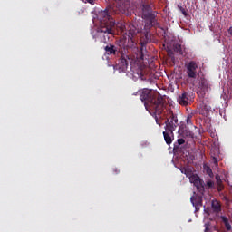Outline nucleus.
I'll use <instances>...</instances> for the list:
<instances>
[{
  "label": "nucleus",
  "mask_w": 232,
  "mask_h": 232,
  "mask_svg": "<svg viewBox=\"0 0 232 232\" xmlns=\"http://www.w3.org/2000/svg\"><path fill=\"white\" fill-rule=\"evenodd\" d=\"M168 53H169V55H173V51L169 50V51H168Z\"/></svg>",
  "instance_id": "nucleus-28"
},
{
  "label": "nucleus",
  "mask_w": 232,
  "mask_h": 232,
  "mask_svg": "<svg viewBox=\"0 0 232 232\" xmlns=\"http://www.w3.org/2000/svg\"><path fill=\"white\" fill-rule=\"evenodd\" d=\"M205 232H211V229H209V224H205Z\"/></svg>",
  "instance_id": "nucleus-23"
},
{
  "label": "nucleus",
  "mask_w": 232,
  "mask_h": 232,
  "mask_svg": "<svg viewBox=\"0 0 232 232\" xmlns=\"http://www.w3.org/2000/svg\"><path fill=\"white\" fill-rule=\"evenodd\" d=\"M206 188L208 189H213V188H215V181L211 180V179H208L207 182H206Z\"/></svg>",
  "instance_id": "nucleus-18"
},
{
  "label": "nucleus",
  "mask_w": 232,
  "mask_h": 232,
  "mask_svg": "<svg viewBox=\"0 0 232 232\" xmlns=\"http://www.w3.org/2000/svg\"><path fill=\"white\" fill-rule=\"evenodd\" d=\"M140 100L144 102L145 108L149 107L150 110H154L156 123L160 126L159 117H160L162 111H164V98L150 89H143L142 92H140ZM157 115H159V117Z\"/></svg>",
  "instance_id": "nucleus-2"
},
{
  "label": "nucleus",
  "mask_w": 232,
  "mask_h": 232,
  "mask_svg": "<svg viewBox=\"0 0 232 232\" xmlns=\"http://www.w3.org/2000/svg\"><path fill=\"white\" fill-rule=\"evenodd\" d=\"M107 55H114V57H120L116 69L120 72H126L129 64H131V58L130 55L125 54L122 50L113 44H108L104 47Z\"/></svg>",
  "instance_id": "nucleus-4"
},
{
  "label": "nucleus",
  "mask_w": 232,
  "mask_h": 232,
  "mask_svg": "<svg viewBox=\"0 0 232 232\" xmlns=\"http://www.w3.org/2000/svg\"><path fill=\"white\" fill-rule=\"evenodd\" d=\"M174 52H176V53H179V55H184V52L182 51V45L179 44H174Z\"/></svg>",
  "instance_id": "nucleus-17"
},
{
  "label": "nucleus",
  "mask_w": 232,
  "mask_h": 232,
  "mask_svg": "<svg viewBox=\"0 0 232 232\" xmlns=\"http://www.w3.org/2000/svg\"><path fill=\"white\" fill-rule=\"evenodd\" d=\"M187 75L189 79H197L198 75V63L196 61H190L185 64Z\"/></svg>",
  "instance_id": "nucleus-7"
},
{
  "label": "nucleus",
  "mask_w": 232,
  "mask_h": 232,
  "mask_svg": "<svg viewBox=\"0 0 232 232\" xmlns=\"http://www.w3.org/2000/svg\"><path fill=\"white\" fill-rule=\"evenodd\" d=\"M100 26L92 37L96 43H108L110 35L115 34V19L111 17L106 11L99 13Z\"/></svg>",
  "instance_id": "nucleus-1"
},
{
  "label": "nucleus",
  "mask_w": 232,
  "mask_h": 232,
  "mask_svg": "<svg viewBox=\"0 0 232 232\" xmlns=\"http://www.w3.org/2000/svg\"><path fill=\"white\" fill-rule=\"evenodd\" d=\"M182 14L183 15H188V13H186V11L182 10Z\"/></svg>",
  "instance_id": "nucleus-29"
},
{
  "label": "nucleus",
  "mask_w": 232,
  "mask_h": 232,
  "mask_svg": "<svg viewBox=\"0 0 232 232\" xmlns=\"http://www.w3.org/2000/svg\"><path fill=\"white\" fill-rule=\"evenodd\" d=\"M178 102L181 106H188V104H189V93L185 92L179 95L178 98Z\"/></svg>",
  "instance_id": "nucleus-10"
},
{
  "label": "nucleus",
  "mask_w": 232,
  "mask_h": 232,
  "mask_svg": "<svg viewBox=\"0 0 232 232\" xmlns=\"http://www.w3.org/2000/svg\"><path fill=\"white\" fill-rule=\"evenodd\" d=\"M139 31H137V30H134V29H130V31H129V34H130V35L133 37V35H137V33H138Z\"/></svg>",
  "instance_id": "nucleus-22"
},
{
  "label": "nucleus",
  "mask_w": 232,
  "mask_h": 232,
  "mask_svg": "<svg viewBox=\"0 0 232 232\" xmlns=\"http://www.w3.org/2000/svg\"><path fill=\"white\" fill-rule=\"evenodd\" d=\"M137 59L140 61H144V54L141 53L140 56H137Z\"/></svg>",
  "instance_id": "nucleus-24"
},
{
  "label": "nucleus",
  "mask_w": 232,
  "mask_h": 232,
  "mask_svg": "<svg viewBox=\"0 0 232 232\" xmlns=\"http://www.w3.org/2000/svg\"><path fill=\"white\" fill-rule=\"evenodd\" d=\"M179 169L186 177H191V175H193V169L189 167H181Z\"/></svg>",
  "instance_id": "nucleus-13"
},
{
  "label": "nucleus",
  "mask_w": 232,
  "mask_h": 232,
  "mask_svg": "<svg viewBox=\"0 0 232 232\" xmlns=\"http://www.w3.org/2000/svg\"><path fill=\"white\" fill-rule=\"evenodd\" d=\"M216 180L218 184V187H217L218 191H222L224 189V185L222 184V179H220V176L217 175Z\"/></svg>",
  "instance_id": "nucleus-16"
},
{
  "label": "nucleus",
  "mask_w": 232,
  "mask_h": 232,
  "mask_svg": "<svg viewBox=\"0 0 232 232\" xmlns=\"http://www.w3.org/2000/svg\"><path fill=\"white\" fill-rule=\"evenodd\" d=\"M190 202L194 208H196V211H198L200 208H202V198H196V197H191L190 198Z\"/></svg>",
  "instance_id": "nucleus-11"
},
{
  "label": "nucleus",
  "mask_w": 232,
  "mask_h": 232,
  "mask_svg": "<svg viewBox=\"0 0 232 232\" xmlns=\"http://www.w3.org/2000/svg\"><path fill=\"white\" fill-rule=\"evenodd\" d=\"M139 92L134 93V95H137Z\"/></svg>",
  "instance_id": "nucleus-30"
},
{
  "label": "nucleus",
  "mask_w": 232,
  "mask_h": 232,
  "mask_svg": "<svg viewBox=\"0 0 232 232\" xmlns=\"http://www.w3.org/2000/svg\"><path fill=\"white\" fill-rule=\"evenodd\" d=\"M186 142V140L180 138V139H178V144L179 146H182V144H185Z\"/></svg>",
  "instance_id": "nucleus-21"
},
{
  "label": "nucleus",
  "mask_w": 232,
  "mask_h": 232,
  "mask_svg": "<svg viewBox=\"0 0 232 232\" xmlns=\"http://www.w3.org/2000/svg\"><path fill=\"white\" fill-rule=\"evenodd\" d=\"M140 16L145 21L144 30L146 32L145 37L148 39L150 30L151 28L159 27V20L157 19V12L153 11L151 5L147 3H143L140 6Z\"/></svg>",
  "instance_id": "nucleus-3"
},
{
  "label": "nucleus",
  "mask_w": 232,
  "mask_h": 232,
  "mask_svg": "<svg viewBox=\"0 0 232 232\" xmlns=\"http://www.w3.org/2000/svg\"><path fill=\"white\" fill-rule=\"evenodd\" d=\"M115 5H109L105 10L102 12H107V14L112 17L116 14H122L123 15H130V10H131V4L129 0H113Z\"/></svg>",
  "instance_id": "nucleus-6"
},
{
  "label": "nucleus",
  "mask_w": 232,
  "mask_h": 232,
  "mask_svg": "<svg viewBox=\"0 0 232 232\" xmlns=\"http://www.w3.org/2000/svg\"><path fill=\"white\" fill-rule=\"evenodd\" d=\"M191 119H193V114H188L186 119L188 125L192 124Z\"/></svg>",
  "instance_id": "nucleus-20"
},
{
  "label": "nucleus",
  "mask_w": 232,
  "mask_h": 232,
  "mask_svg": "<svg viewBox=\"0 0 232 232\" xmlns=\"http://www.w3.org/2000/svg\"><path fill=\"white\" fill-rule=\"evenodd\" d=\"M188 179H189V180H190V182H191L192 184H198V182H200V178L198 177V175L193 174V172H192V174L188 177Z\"/></svg>",
  "instance_id": "nucleus-15"
},
{
  "label": "nucleus",
  "mask_w": 232,
  "mask_h": 232,
  "mask_svg": "<svg viewBox=\"0 0 232 232\" xmlns=\"http://www.w3.org/2000/svg\"><path fill=\"white\" fill-rule=\"evenodd\" d=\"M163 137H164V140H165L166 144L168 146H171V143L173 142V139H175L173 130H165V131H163Z\"/></svg>",
  "instance_id": "nucleus-9"
},
{
  "label": "nucleus",
  "mask_w": 232,
  "mask_h": 232,
  "mask_svg": "<svg viewBox=\"0 0 232 232\" xmlns=\"http://www.w3.org/2000/svg\"><path fill=\"white\" fill-rule=\"evenodd\" d=\"M228 34L232 36V27H229Z\"/></svg>",
  "instance_id": "nucleus-27"
},
{
  "label": "nucleus",
  "mask_w": 232,
  "mask_h": 232,
  "mask_svg": "<svg viewBox=\"0 0 232 232\" xmlns=\"http://www.w3.org/2000/svg\"><path fill=\"white\" fill-rule=\"evenodd\" d=\"M208 88H209V83L208 82V80L201 79L199 82L198 90L197 92L198 97L204 98L206 97V92H208Z\"/></svg>",
  "instance_id": "nucleus-8"
},
{
  "label": "nucleus",
  "mask_w": 232,
  "mask_h": 232,
  "mask_svg": "<svg viewBox=\"0 0 232 232\" xmlns=\"http://www.w3.org/2000/svg\"><path fill=\"white\" fill-rule=\"evenodd\" d=\"M206 173L208 177H213V170L211 169L210 167H206L205 168Z\"/></svg>",
  "instance_id": "nucleus-19"
},
{
  "label": "nucleus",
  "mask_w": 232,
  "mask_h": 232,
  "mask_svg": "<svg viewBox=\"0 0 232 232\" xmlns=\"http://www.w3.org/2000/svg\"><path fill=\"white\" fill-rule=\"evenodd\" d=\"M214 164H215L216 166H218V160H217V158H214Z\"/></svg>",
  "instance_id": "nucleus-26"
},
{
  "label": "nucleus",
  "mask_w": 232,
  "mask_h": 232,
  "mask_svg": "<svg viewBox=\"0 0 232 232\" xmlns=\"http://www.w3.org/2000/svg\"><path fill=\"white\" fill-rule=\"evenodd\" d=\"M212 208L216 213H220L222 211V205H220V202L218 201H213L212 202Z\"/></svg>",
  "instance_id": "nucleus-14"
},
{
  "label": "nucleus",
  "mask_w": 232,
  "mask_h": 232,
  "mask_svg": "<svg viewBox=\"0 0 232 232\" xmlns=\"http://www.w3.org/2000/svg\"><path fill=\"white\" fill-rule=\"evenodd\" d=\"M158 117V121L160 122V126H162V122L160 121V119H166L165 121V130L175 131L177 128H179V118L177 117V114L173 113V111L170 109L164 108L163 105V111L161 114Z\"/></svg>",
  "instance_id": "nucleus-5"
},
{
  "label": "nucleus",
  "mask_w": 232,
  "mask_h": 232,
  "mask_svg": "<svg viewBox=\"0 0 232 232\" xmlns=\"http://www.w3.org/2000/svg\"><path fill=\"white\" fill-rule=\"evenodd\" d=\"M220 218H221L227 231H231L232 227H231V223H229V218H227V217H226V216H221Z\"/></svg>",
  "instance_id": "nucleus-12"
},
{
  "label": "nucleus",
  "mask_w": 232,
  "mask_h": 232,
  "mask_svg": "<svg viewBox=\"0 0 232 232\" xmlns=\"http://www.w3.org/2000/svg\"><path fill=\"white\" fill-rule=\"evenodd\" d=\"M83 3H90V5H93V0H82Z\"/></svg>",
  "instance_id": "nucleus-25"
}]
</instances>
